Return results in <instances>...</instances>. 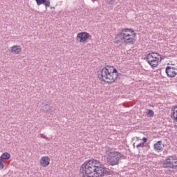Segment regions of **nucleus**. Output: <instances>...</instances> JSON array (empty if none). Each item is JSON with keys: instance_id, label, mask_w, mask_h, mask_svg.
Here are the masks:
<instances>
[{"instance_id": "nucleus-1", "label": "nucleus", "mask_w": 177, "mask_h": 177, "mask_svg": "<svg viewBox=\"0 0 177 177\" xmlns=\"http://www.w3.org/2000/svg\"><path fill=\"white\" fill-rule=\"evenodd\" d=\"M82 177H104L106 175L104 165L95 159L85 161L80 167Z\"/></svg>"}, {"instance_id": "nucleus-2", "label": "nucleus", "mask_w": 177, "mask_h": 177, "mask_svg": "<svg viewBox=\"0 0 177 177\" xmlns=\"http://www.w3.org/2000/svg\"><path fill=\"white\" fill-rule=\"evenodd\" d=\"M97 78L106 84H114L118 78V71L113 66H107L97 71Z\"/></svg>"}, {"instance_id": "nucleus-3", "label": "nucleus", "mask_w": 177, "mask_h": 177, "mask_svg": "<svg viewBox=\"0 0 177 177\" xmlns=\"http://www.w3.org/2000/svg\"><path fill=\"white\" fill-rule=\"evenodd\" d=\"M115 44H129L133 45L136 42V32L132 28H123L115 38Z\"/></svg>"}, {"instance_id": "nucleus-4", "label": "nucleus", "mask_w": 177, "mask_h": 177, "mask_svg": "<svg viewBox=\"0 0 177 177\" xmlns=\"http://www.w3.org/2000/svg\"><path fill=\"white\" fill-rule=\"evenodd\" d=\"M104 160L108 165L114 167L118 165L121 160H125V156L120 152L108 149L105 152Z\"/></svg>"}, {"instance_id": "nucleus-5", "label": "nucleus", "mask_w": 177, "mask_h": 177, "mask_svg": "<svg viewBox=\"0 0 177 177\" xmlns=\"http://www.w3.org/2000/svg\"><path fill=\"white\" fill-rule=\"evenodd\" d=\"M146 60L151 68H156V67H158L161 64L162 55L158 53L151 52L147 55Z\"/></svg>"}, {"instance_id": "nucleus-6", "label": "nucleus", "mask_w": 177, "mask_h": 177, "mask_svg": "<svg viewBox=\"0 0 177 177\" xmlns=\"http://www.w3.org/2000/svg\"><path fill=\"white\" fill-rule=\"evenodd\" d=\"M162 167L165 169H177V156L171 155L162 161Z\"/></svg>"}, {"instance_id": "nucleus-7", "label": "nucleus", "mask_w": 177, "mask_h": 177, "mask_svg": "<svg viewBox=\"0 0 177 177\" xmlns=\"http://www.w3.org/2000/svg\"><path fill=\"white\" fill-rule=\"evenodd\" d=\"M91 38V35L86 32H81L77 33L76 40L79 44H86Z\"/></svg>"}, {"instance_id": "nucleus-8", "label": "nucleus", "mask_w": 177, "mask_h": 177, "mask_svg": "<svg viewBox=\"0 0 177 177\" xmlns=\"http://www.w3.org/2000/svg\"><path fill=\"white\" fill-rule=\"evenodd\" d=\"M40 167L43 168H46V167H49L50 165V157L48 156H42L39 160Z\"/></svg>"}, {"instance_id": "nucleus-9", "label": "nucleus", "mask_w": 177, "mask_h": 177, "mask_svg": "<svg viewBox=\"0 0 177 177\" xmlns=\"http://www.w3.org/2000/svg\"><path fill=\"white\" fill-rule=\"evenodd\" d=\"M165 71L167 77L169 78H174L177 75V69L174 67L167 66Z\"/></svg>"}, {"instance_id": "nucleus-10", "label": "nucleus", "mask_w": 177, "mask_h": 177, "mask_svg": "<svg viewBox=\"0 0 177 177\" xmlns=\"http://www.w3.org/2000/svg\"><path fill=\"white\" fill-rule=\"evenodd\" d=\"M9 50L12 55H20L22 50L21 46L14 45L10 48Z\"/></svg>"}, {"instance_id": "nucleus-11", "label": "nucleus", "mask_w": 177, "mask_h": 177, "mask_svg": "<svg viewBox=\"0 0 177 177\" xmlns=\"http://www.w3.org/2000/svg\"><path fill=\"white\" fill-rule=\"evenodd\" d=\"M164 144H162V141H158L156 143L153 145V149L156 150V151H158V153H161L162 150H164Z\"/></svg>"}, {"instance_id": "nucleus-12", "label": "nucleus", "mask_w": 177, "mask_h": 177, "mask_svg": "<svg viewBox=\"0 0 177 177\" xmlns=\"http://www.w3.org/2000/svg\"><path fill=\"white\" fill-rule=\"evenodd\" d=\"M36 3L38 6L44 5L46 8L50 6V0H36Z\"/></svg>"}, {"instance_id": "nucleus-13", "label": "nucleus", "mask_w": 177, "mask_h": 177, "mask_svg": "<svg viewBox=\"0 0 177 177\" xmlns=\"http://www.w3.org/2000/svg\"><path fill=\"white\" fill-rule=\"evenodd\" d=\"M171 118L174 120V124H177V106L171 109Z\"/></svg>"}, {"instance_id": "nucleus-14", "label": "nucleus", "mask_w": 177, "mask_h": 177, "mask_svg": "<svg viewBox=\"0 0 177 177\" xmlns=\"http://www.w3.org/2000/svg\"><path fill=\"white\" fill-rule=\"evenodd\" d=\"M10 153L8 152L3 153L0 156V160H2L3 161V160H10Z\"/></svg>"}, {"instance_id": "nucleus-15", "label": "nucleus", "mask_w": 177, "mask_h": 177, "mask_svg": "<svg viewBox=\"0 0 177 177\" xmlns=\"http://www.w3.org/2000/svg\"><path fill=\"white\" fill-rule=\"evenodd\" d=\"M146 114L148 115V117H153V115H154V111L151 109H147Z\"/></svg>"}, {"instance_id": "nucleus-16", "label": "nucleus", "mask_w": 177, "mask_h": 177, "mask_svg": "<svg viewBox=\"0 0 177 177\" xmlns=\"http://www.w3.org/2000/svg\"><path fill=\"white\" fill-rule=\"evenodd\" d=\"M5 164H6L5 160L0 159V169H3V168H5Z\"/></svg>"}, {"instance_id": "nucleus-17", "label": "nucleus", "mask_w": 177, "mask_h": 177, "mask_svg": "<svg viewBox=\"0 0 177 177\" xmlns=\"http://www.w3.org/2000/svg\"><path fill=\"white\" fill-rule=\"evenodd\" d=\"M137 149H139V147H145V142H140L136 146Z\"/></svg>"}, {"instance_id": "nucleus-18", "label": "nucleus", "mask_w": 177, "mask_h": 177, "mask_svg": "<svg viewBox=\"0 0 177 177\" xmlns=\"http://www.w3.org/2000/svg\"><path fill=\"white\" fill-rule=\"evenodd\" d=\"M142 141H143V143H146V142H147V138L146 137H144L142 138Z\"/></svg>"}, {"instance_id": "nucleus-19", "label": "nucleus", "mask_w": 177, "mask_h": 177, "mask_svg": "<svg viewBox=\"0 0 177 177\" xmlns=\"http://www.w3.org/2000/svg\"><path fill=\"white\" fill-rule=\"evenodd\" d=\"M92 1H93V2H95V0H92Z\"/></svg>"}]
</instances>
